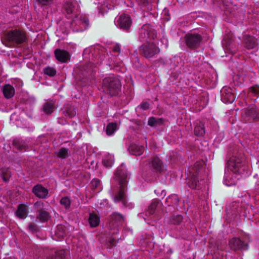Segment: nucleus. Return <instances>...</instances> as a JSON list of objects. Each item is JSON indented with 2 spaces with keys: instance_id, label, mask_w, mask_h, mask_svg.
<instances>
[{
  "instance_id": "f257e3e1",
  "label": "nucleus",
  "mask_w": 259,
  "mask_h": 259,
  "mask_svg": "<svg viewBox=\"0 0 259 259\" xmlns=\"http://www.w3.org/2000/svg\"><path fill=\"white\" fill-rule=\"evenodd\" d=\"M115 179L119 182L120 189L114 198L115 202L121 201L123 205H126V199L125 194V187L127 183V174L123 170L118 169L115 174Z\"/></svg>"
},
{
  "instance_id": "bb28decb",
  "label": "nucleus",
  "mask_w": 259,
  "mask_h": 259,
  "mask_svg": "<svg viewBox=\"0 0 259 259\" xmlns=\"http://www.w3.org/2000/svg\"><path fill=\"white\" fill-rule=\"evenodd\" d=\"M64 112L66 116L70 118L73 117L76 114L74 109L72 107H66Z\"/></svg>"
},
{
  "instance_id": "f03ea898",
  "label": "nucleus",
  "mask_w": 259,
  "mask_h": 259,
  "mask_svg": "<svg viewBox=\"0 0 259 259\" xmlns=\"http://www.w3.org/2000/svg\"><path fill=\"white\" fill-rule=\"evenodd\" d=\"M25 33L16 30L7 33L3 38V42L6 46L10 47L15 44H22L25 42Z\"/></svg>"
},
{
  "instance_id": "4c0bfd02",
  "label": "nucleus",
  "mask_w": 259,
  "mask_h": 259,
  "mask_svg": "<svg viewBox=\"0 0 259 259\" xmlns=\"http://www.w3.org/2000/svg\"><path fill=\"white\" fill-rule=\"evenodd\" d=\"M81 24L82 25V28L80 29L81 31L85 29L88 25L89 21L87 18H83L82 20H81Z\"/></svg>"
},
{
  "instance_id": "9b49d317",
  "label": "nucleus",
  "mask_w": 259,
  "mask_h": 259,
  "mask_svg": "<svg viewBox=\"0 0 259 259\" xmlns=\"http://www.w3.org/2000/svg\"><path fill=\"white\" fill-rule=\"evenodd\" d=\"M56 58L61 63H66L70 59V54L64 50H56L55 52Z\"/></svg>"
},
{
  "instance_id": "2eb2a0df",
  "label": "nucleus",
  "mask_w": 259,
  "mask_h": 259,
  "mask_svg": "<svg viewBox=\"0 0 259 259\" xmlns=\"http://www.w3.org/2000/svg\"><path fill=\"white\" fill-rule=\"evenodd\" d=\"M229 245L234 250L241 249L244 247V243L237 238L231 239L229 241Z\"/></svg>"
},
{
  "instance_id": "7ed1b4c3",
  "label": "nucleus",
  "mask_w": 259,
  "mask_h": 259,
  "mask_svg": "<svg viewBox=\"0 0 259 259\" xmlns=\"http://www.w3.org/2000/svg\"><path fill=\"white\" fill-rule=\"evenodd\" d=\"M121 84L119 80L114 77L105 78L103 82V90L111 96L115 95L118 92Z\"/></svg>"
},
{
  "instance_id": "e433bc0d",
  "label": "nucleus",
  "mask_w": 259,
  "mask_h": 259,
  "mask_svg": "<svg viewBox=\"0 0 259 259\" xmlns=\"http://www.w3.org/2000/svg\"><path fill=\"white\" fill-rule=\"evenodd\" d=\"M100 184V181L97 179H94L92 181V188L94 189H96V188H98Z\"/></svg>"
},
{
  "instance_id": "393cba45",
  "label": "nucleus",
  "mask_w": 259,
  "mask_h": 259,
  "mask_svg": "<svg viewBox=\"0 0 259 259\" xmlns=\"http://www.w3.org/2000/svg\"><path fill=\"white\" fill-rule=\"evenodd\" d=\"M55 234L59 238L64 237L65 235V231L64 227L62 225L58 226L57 229L55 231Z\"/></svg>"
},
{
  "instance_id": "f8f14e48",
  "label": "nucleus",
  "mask_w": 259,
  "mask_h": 259,
  "mask_svg": "<svg viewBox=\"0 0 259 259\" xmlns=\"http://www.w3.org/2000/svg\"><path fill=\"white\" fill-rule=\"evenodd\" d=\"M222 100L226 103H231L235 99V95L232 90L229 88H224L222 91Z\"/></svg>"
},
{
  "instance_id": "f3484780",
  "label": "nucleus",
  "mask_w": 259,
  "mask_h": 259,
  "mask_svg": "<svg viewBox=\"0 0 259 259\" xmlns=\"http://www.w3.org/2000/svg\"><path fill=\"white\" fill-rule=\"evenodd\" d=\"M144 151L143 146L136 145H132L129 148L130 152L134 155L138 156L141 155Z\"/></svg>"
},
{
  "instance_id": "37998d69",
  "label": "nucleus",
  "mask_w": 259,
  "mask_h": 259,
  "mask_svg": "<svg viewBox=\"0 0 259 259\" xmlns=\"http://www.w3.org/2000/svg\"><path fill=\"white\" fill-rule=\"evenodd\" d=\"M113 51L116 53H119L120 52V47L118 45H115L113 47Z\"/></svg>"
},
{
  "instance_id": "8fccbe9b",
  "label": "nucleus",
  "mask_w": 259,
  "mask_h": 259,
  "mask_svg": "<svg viewBox=\"0 0 259 259\" xmlns=\"http://www.w3.org/2000/svg\"><path fill=\"white\" fill-rule=\"evenodd\" d=\"M49 111H50V113L53 111V110H52V108L51 107V105L50 104V109H49Z\"/></svg>"
},
{
  "instance_id": "dca6fc26",
  "label": "nucleus",
  "mask_w": 259,
  "mask_h": 259,
  "mask_svg": "<svg viewBox=\"0 0 259 259\" xmlns=\"http://www.w3.org/2000/svg\"><path fill=\"white\" fill-rule=\"evenodd\" d=\"M34 194L39 198H44L48 194V190L40 185H36L33 189Z\"/></svg>"
},
{
  "instance_id": "c85d7f7f",
  "label": "nucleus",
  "mask_w": 259,
  "mask_h": 259,
  "mask_svg": "<svg viewBox=\"0 0 259 259\" xmlns=\"http://www.w3.org/2000/svg\"><path fill=\"white\" fill-rule=\"evenodd\" d=\"M57 156L63 159L69 156L68 150L65 148L60 149L57 153Z\"/></svg>"
},
{
  "instance_id": "4be33fe9",
  "label": "nucleus",
  "mask_w": 259,
  "mask_h": 259,
  "mask_svg": "<svg viewBox=\"0 0 259 259\" xmlns=\"http://www.w3.org/2000/svg\"><path fill=\"white\" fill-rule=\"evenodd\" d=\"M89 222L92 227H96L99 224V217L95 213H91Z\"/></svg>"
},
{
  "instance_id": "5701e85b",
  "label": "nucleus",
  "mask_w": 259,
  "mask_h": 259,
  "mask_svg": "<svg viewBox=\"0 0 259 259\" xmlns=\"http://www.w3.org/2000/svg\"><path fill=\"white\" fill-rule=\"evenodd\" d=\"M160 204V202L158 200H154L150 205L149 206L147 212L150 214H153L155 212L156 208L157 207L158 205Z\"/></svg>"
},
{
  "instance_id": "c03bdc74",
  "label": "nucleus",
  "mask_w": 259,
  "mask_h": 259,
  "mask_svg": "<svg viewBox=\"0 0 259 259\" xmlns=\"http://www.w3.org/2000/svg\"><path fill=\"white\" fill-rule=\"evenodd\" d=\"M149 105L148 103L145 102L141 104V107L144 110H146L149 108Z\"/></svg>"
},
{
  "instance_id": "3c124183",
  "label": "nucleus",
  "mask_w": 259,
  "mask_h": 259,
  "mask_svg": "<svg viewBox=\"0 0 259 259\" xmlns=\"http://www.w3.org/2000/svg\"><path fill=\"white\" fill-rule=\"evenodd\" d=\"M199 165V164L198 163H196L195 165V168L197 166H198Z\"/></svg>"
},
{
  "instance_id": "b1692460",
  "label": "nucleus",
  "mask_w": 259,
  "mask_h": 259,
  "mask_svg": "<svg viewBox=\"0 0 259 259\" xmlns=\"http://www.w3.org/2000/svg\"><path fill=\"white\" fill-rule=\"evenodd\" d=\"M205 133L204 127L203 124H200L195 127L194 134L197 136H202Z\"/></svg>"
},
{
  "instance_id": "39448f33",
  "label": "nucleus",
  "mask_w": 259,
  "mask_h": 259,
  "mask_svg": "<svg viewBox=\"0 0 259 259\" xmlns=\"http://www.w3.org/2000/svg\"><path fill=\"white\" fill-rule=\"evenodd\" d=\"M141 54L146 58H151L160 52V49L153 42L143 45L140 49Z\"/></svg>"
},
{
  "instance_id": "49530a36",
  "label": "nucleus",
  "mask_w": 259,
  "mask_h": 259,
  "mask_svg": "<svg viewBox=\"0 0 259 259\" xmlns=\"http://www.w3.org/2000/svg\"><path fill=\"white\" fill-rule=\"evenodd\" d=\"M110 246H113L116 244V241L114 239H111L109 241Z\"/></svg>"
},
{
  "instance_id": "1a4fd4ad",
  "label": "nucleus",
  "mask_w": 259,
  "mask_h": 259,
  "mask_svg": "<svg viewBox=\"0 0 259 259\" xmlns=\"http://www.w3.org/2000/svg\"><path fill=\"white\" fill-rule=\"evenodd\" d=\"M241 163V160L240 158L236 156H233L228 161V167L229 169L234 173H237L239 170Z\"/></svg>"
},
{
  "instance_id": "58836bf2",
  "label": "nucleus",
  "mask_w": 259,
  "mask_h": 259,
  "mask_svg": "<svg viewBox=\"0 0 259 259\" xmlns=\"http://www.w3.org/2000/svg\"><path fill=\"white\" fill-rule=\"evenodd\" d=\"M188 184L192 189L196 188L197 186V183L195 179H194V180H193L191 182L190 180H189V181L188 182Z\"/></svg>"
},
{
  "instance_id": "a211bd4d",
  "label": "nucleus",
  "mask_w": 259,
  "mask_h": 259,
  "mask_svg": "<svg viewBox=\"0 0 259 259\" xmlns=\"http://www.w3.org/2000/svg\"><path fill=\"white\" fill-rule=\"evenodd\" d=\"M3 93L6 98L9 99L14 96L15 90L12 85L7 84L3 88Z\"/></svg>"
},
{
  "instance_id": "09e8293b",
  "label": "nucleus",
  "mask_w": 259,
  "mask_h": 259,
  "mask_svg": "<svg viewBox=\"0 0 259 259\" xmlns=\"http://www.w3.org/2000/svg\"><path fill=\"white\" fill-rule=\"evenodd\" d=\"M44 71H45V74H49V68H46L45 69Z\"/></svg>"
},
{
  "instance_id": "a19ab883",
  "label": "nucleus",
  "mask_w": 259,
  "mask_h": 259,
  "mask_svg": "<svg viewBox=\"0 0 259 259\" xmlns=\"http://www.w3.org/2000/svg\"><path fill=\"white\" fill-rule=\"evenodd\" d=\"M43 110L46 114L49 113V103H46L43 107Z\"/></svg>"
},
{
  "instance_id": "9d476101",
  "label": "nucleus",
  "mask_w": 259,
  "mask_h": 259,
  "mask_svg": "<svg viewBox=\"0 0 259 259\" xmlns=\"http://www.w3.org/2000/svg\"><path fill=\"white\" fill-rule=\"evenodd\" d=\"M132 21L130 17L126 14H122L117 21L118 26L122 29H127L131 26Z\"/></svg>"
},
{
  "instance_id": "f704fd0d",
  "label": "nucleus",
  "mask_w": 259,
  "mask_h": 259,
  "mask_svg": "<svg viewBox=\"0 0 259 259\" xmlns=\"http://www.w3.org/2000/svg\"><path fill=\"white\" fill-rule=\"evenodd\" d=\"M161 119H157L154 117H151L148 120V124L150 126H153L157 125V124H159L161 123Z\"/></svg>"
},
{
  "instance_id": "aec40b11",
  "label": "nucleus",
  "mask_w": 259,
  "mask_h": 259,
  "mask_svg": "<svg viewBox=\"0 0 259 259\" xmlns=\"http://www.w3.org/2000/svg\"><path fill=\"white\" fill-rule=\"evenodd\" d=\"M151 166L155 170L157 171H160L162 167V163L158 157H154L150 163Z\"/></svg>"
},
{
  "instance_id": "6e6552de",
  "label": "nucleus",
  "mask_w": 259,
  "mask_h": 259,
  "mask_svg": "<svg viewBox=\"0 0 259 259\" xmlns=\"http://www.w3.org/2000/svg\"><path fill=\"white\" fill-rule=\"evenodd\" d=\"M111 221L110 222L109 227L111 230H113L112 234H115L118 233V227L123 222V217L119 213H114L111 216Z\"/></svg>"
},
{
  "instance_id": "ddd939ff",
  "label": "nucleus",
  "mask_w": 259,
  "mask_h": 259,
  "mask_svg": "<svg viewBox=\"0 0 259 259\" xmlns=\"http://www.w3.org/2000/svg\"><path fill=\"white\" fill-rule=\"evenodd\" d=\"M244 47L247 49H252L257 47V44L254 37L249 35H244L243 39Z\"/></svg>"
},
{
  "instance_id": "0eeeda50",
  "label": "nucleus",
  "mask_w": 259,
  "mask_h": 259,
  "mask_svg": "<svg viewBox=\"0 0 259 259\" xmlns=\"http://www.w3.org/2000/svg\"><path fill=\"white\" fill-rule=\"evenodd\" d=\"M111 221L110 222L109 227L111 230H113L112 234H115L118 233V227L123 222V217L119 213H114L111 216Z\"/></svg>"
},
{
  "instance_id": "6ab92c4d",
  "label": "nucleus",
  "mask_w": 259,
  "mask_h": 259,
  "mask_svg": "<svg viewBox=\"0 0 259 259\" xmlns=\"http://www.w3.org/2000/svg\"><path fill=\"white\" fill-rule=\"evenodd\" d=\"M16 215L20 219H23L27 217V206L24 204H21L18 206V210L16 212Z\"/></svg>"
},
{
  "instance_id": "c9c22d12",
  "label": "nucleus",
  "mask_w": 259,
  "mask_h": 259,
  "mask_svg": "<svg viewBox=\"0 0 259 259\" xmlns=\"http://www.w3.org/2000/svg\"><path fill=\"white\" fill-rule=\"evenodd\" d=\"M38 218L41 221H46L48 218V213L47 212L42 211L39 213L38 215Z\"/></svg>"
},
{
  "instance_id": "7c9ffc66",
  "label": "nucleus",
  "mask_w": 259,
  "mask_h": 259,
  "mask_svg": "<svg viewBox=\"0 0 259 259\" xmlns=\"http://www.w3.org/2000/svg\"><path fill=\"white\" fill-rule=\"evenodd\" d=\"M182 221V217L181 215H178L173 216L170 218L169 221L171 224L175 225L179 224Z\"/></svg>"
},
{
  "instance_id": "79ce46f5",
  "label": "nucleus",
  "mask_w": 259,
  "mask_h": 259,
  "mask_svg": "<svg viewBox=\"0 0 259 259\" xmlns=\"http://www.w3.org/2000/svg\"><path fill=\"white\" fill-rule=\"evenodd\" d=\"M29 229L31 231H34L36 229V226L34 224H30L28 226Z\"/></svg>"
},
{
  "instance_id": "cd10ccee",
  "label": "nucleus",
  "mask_w": 259,
  "mask_h": 259,
  "mask_svg": "<svg viewBox=\"0 0 259 259\" xmlns=\"http://www.w3.org/2000/svg\"><path fill=\"white\" fill-rule=\"evenodd\" d=\"M65 251L61 250L55 252V254L52 255L51 259H63L65 257Z\"/></svg>"
},
{
  "instance_id": "473e14b6",
  "label": "nucleus",
  "mask_w": 259,
  "mask_h": 259,
  "mask_svg": "<svg viewBox=\"0 0 259 259\" xmlns=\"http://www.w3.org/2000/svg\"><path fill=\"white\" fill-rule=\"evenodd\" d=\"M249 92L253 96L258 97L259 96V86L254 85L250 88Z\"/></svg>"
},
{
  "instance_id": "864d4df0",
  "label": "nucleus",
  "mask_w": 259,
  "mask_h": 259,
  "mask_svg": "<svg viewBox=\"0 0 259 259\" xmlns=\"http://www.w3.org/2000/svg\"><path fill=\"white\" fill-rule=\"evenodd\" d=\"M166 19L167 21H168L169 20L170 18H169V17H168L167 18H166Z\"/></svg>"
},
{
  "instance_id": "412c9836",
  "label": "nucleus",
  "mask_w": 259,
  "mask_h": 259,
  "mask_svg": "<svg viewBox=\"0 0 259 259\" xmlns=\"http://www.w3.org/2000/svg\"><path fill=\"white\" fill-rule=\"evenodd\" d=\"M102 162L104 166L111 167L114 162V157L111 154H106L104 156Z\"/></svg>"
},
{
  "instance_id": "a18cd8bd",
  "label": "nucleus",
  "mask_w": 259,
  "mask_h": 259,
  "mask_svg": "<svg viewBox=\"0 0 259 259\" xmlns=\"http://www.w3.org/2000/svg\"><path fill=\"white\" fill-rule=\"evenodd\" d=\"M56 74V71L54 68L50 67V76H53Z\"/></svg>"
},
{
  "instance_id": "4468645a",
  "label": "nucleus",
  "mask_w": 259,
  "mask_h": 259,
  "mask_svg": "<svg viewBox=\"0 0 259 259\" xmlns=\"http://www.w3.org/2000/svg\"><path fill=\"white\" fill-rule=\"evenodd\" d=\"M259 114V110H257L255 106H251L248 109H246L244 112V114L249 117V118L253 120L257 118Z\"/></svg>"
},
{
  "instance_id": "de8ad7c7",
  "label": "nucleus",
  "mask_w": 259,
  "mask_h": 259,
  "mask_svg": "<svg viewBox=\"0 0 259 259\" xmlns=\"http://www.w3.org/2000/svg\"><path fill=\"white\" fill-rule=\"evenodd\" d=\"M163 14L165 15H166L167 16H168V11L167 9H164V10H163Z\"/></svg>"
},
{
  "instance_id": "20e7f679",
  "label": "nucleus",
  "mask_w": 259,
  "mask_h": 259,
  "mask_svg": "<svg viewBox=\"0 0 259 259\" xmlns=\"http://www.w3.org/2000/svg\"><path fill=\"white\" fill-rule=\"evenodd\" d=\"M156 37L155 30L149 24H144L139 29V39L141 41H148L154 39Z\"/></svg>"
},
{
  "instance_id": "603ef678",
  "label": "nucleus",
  "mask_w": 259,
  "mask_h": 259,
  "mask_svg": "<svg viewBox=\"0 0 259 259\" xmlns=\"http://www.w3.org/2000/svg\"><path fill=\"white\" fill-rule=\"evenodd\" d=\"M103 9L104 8H102L101 9H100V11L101 12V13H103L102 12V9Z\"/></svg>"
},
{
  "instance_id": "72a5a7b5",
  "label": "nucleus",
  "mask_w": 259,
  "mask_h": 259,
  "mask_svg": "<svg viewBox=\"0 0 259 259\" xmlns=\"http://www.w3.org/2000/svg\"><path fill=\"white\" fill-rule=\"evenodd\" d=\"M2 177L5 181H7L10 176V172L8 169H1Z\"/></svg>"
},
{
  "instance_id": "c756f323",
  "label": "nucleus",
  "mask_w": 259,
  "mask_h": 259,
  "mask_svg": "<svg viewBox=\"0 0 259 259\" xmlns=\"http://www.w3.org/2000/svg\"><path fill=\"white\" fill-rule=\"evenodd\" d=\"M65 8L67 14H71L74 10V7L70 1H67L65 5Z\"/></svg>"
},
{
  "instance_id": "2f4dec72",
  "label": "nucleus",
  "mask_w": 259,
  "mask_h": 259,
  "mask_svg": "<svg viewBox=\"0 0 259 259\" xmlns=\"http://www.w3.org/2000/svg\"><path fill=\"white\" fill-rule=\"evenodd\" d=\"M70 200L67 197H63L60 200L61 204L64 206L65 208H68L70 207Z\"/></svg>"
},
{
  "instance_id": "ea45409f",
  "label": "nucleus",
  "mask_w": 259,
  "mask_h": 259,
  "mask_svg": "<svg viewBox=\"0 0 259 259\" xmlns=\"http://www.w3.org/2000/svg\"><path fill=\"white\" fill-rule=\"evenodd\" d=\"M14 144L18 149L20 150H23L26 148V146L24 145H21L17 141H14Z\"/></svg>"
},
{
  "instance_id": "423d86ee",
  "label": "nucleus",
  "mask_w": 259,
  "mask_h": 259,
  "mask_svg": "<svg viewBox=\"0 0 259 259\" xmlns=\"http://www.w3.org/2000/svg\"><path fill=\"white\" fill-rule=\"evenodd\" d=\"M185 40L186 45L189 48L195 49L199 46L202 38L198 34H188L185 36Z\"/></svg>"
},
{
  "instance_id": "a878e982",
  "label": "nucleus",
  "mask_w": 259,
  "mask_h": 259,
  "mask_svg": "<svg viewBox=\"0 0 259 259\" xmlns=\"http://www.w3.org/2000/svg\"><path fill=\"white\" fill-rule=\"evenodd\" d=\"M117 130V124L115 123H109L106 127V133L108 135H111Z\"/></svg>"
}]
</instances>
